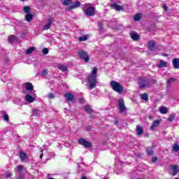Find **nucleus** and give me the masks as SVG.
<instances>
[{
    "mask_svg": "<svg viewBox=\"0 0 179 179\" xmlns=\"http://www.w3.org/2000/svg\"><path fill=\"white\" fill-rule=\"evenodd\" d=\"M97 67H94L91 74L87 77L88 83L90 85V89H94L96 85H97Z\"/></svg>",
    "mask_w": 179,
    "mask_h": 179,
    "instance_id": "f257e3e1",
    "label": "nucleus"
},
{
    "mask_svg": "<svg viewBox=\"0 0 179 179\" xmlns=\"http://www.w3.org/2000/svg\"><path fill=\"white\" fill-rule=\"evenodd\" d=\"M83 11L85 16H94V15H96V7L93 3H85L83 7Z\"/></svg>",
    "mask_w": 179,
    "mask_h": 179,
    "instance_id": "f03ea898",
    "label": "nucleus"
},
{
    "mask_svg": "<svg viewBox=\"0 0 179 179\" xmlns=\"http://www.w3.org/2000/svg\"><path fill=\"white\" fill-rule=\"evenodd\" d=\"M110 86L113 90H114V92H116V93L121 94V93L124 92V87H122V85H121V84L117 81H110Z\"/></svg>",
    "mask_w": 179,
    "mask_h": 179,
    "instance_id": "7ed1b4c3",
    "label": "nucleus"
},
{
    "mask_svg": "<svg viewBox=\"0 0 179 179\" xmlns=\"http://www.w3.org/2000/svg\"><path fill=\"white\" fill-rule=\"evenodd\" d=\"M138 85L141 89H146L150 87V80L148 78H140L138 79Z\"/></svg>",
    "mask_w": 179,
    "mask_h": 179,
    "instance_id": "20e7f679",
    "label": "nucleus"
},
{
    "mask_svg": "<svg viewBox=\"0 0 179 179\" xmlns=\"http://www.w3.org/2000/svg\"><path fill=\"white\" fill-rule=\"evenodd\" d=\"M78 143L79 145H82V146H84L86 149H89L92 148V143L86 141L85 138H80L78 139Z\"/></svg>",
    "mask_w": 179,
    "mask_h": 179,
    "instance_id": "39448f33",
    "label": "nucleus"
},
{
    "mask_svg": "<svg viewBox=\"0 0 179 179\" xmlns=\"http://www.w3.org/2000/svg\"><path fill=\"white\" fill-rule=\"evenodd\" d=\"M78 54L80 59H83L85 62H89V55L86 52H85L84 50H80L78 51Z\"/></svg>",
    "mask_w": 179,
    "mask_h": 179,
    "instance_id": "423d86ee",
    "label": "nucleus"
},
{
    "mask_svg": "<svg viewBox=\"0 0 179 179\" xmlns=\"http://www.w3.org/2000/svg\"><path fill=\"white\" fill-rule=\"evenodd\" d=\"M80 1H72L71 6L66 7V10H73V9H76V8H80Z\"/></svg>",
    "mask_w": 179,
    "mask_h": 179,
    "instance_id": "0eeeda50",
    "label": "nucleus"
},
{
    "mask_svg": "<svg viewBox=\"0 0 179 179\" xmlns=\"http://www.w3.org/2000/svg\"><path fill=\"white\" fill-rule=\"evenodd\" d=\"M118 106L120 113H124V111H127V108L125 107V103L124 102V99H120L118 100Z\"/></svg>",
    "mask_w": 179,
    "mask_h": 179,
    "instance_id": "6e6552de",
    "label": "nucleus"
},
{
    "mask_svg": "<svg viewBox=\"0 0 179 179\" xmlns=\"http://www.w3.org/2000/svg\"><path fill=\"white\" fill-rule=\"evenodd\" d=\"M52 22H54V17H50L48 20V23L44 25L42 30H48L51 27V25L52 24Z\"/></svg>",
    "mask_w": 179,
    "mask_h": 179,
    "instance_id": "1a4fd4ad",
    "label": "nucleus"
},
{
    "mask_svg": "<svg viewBox=\"0 0 179 179\" xmlns=\"http://www.w3.org/2000/svg\"><path fill=\"white\" fill-rule=\"evenodd\" d=\"M170 169L172 171L171 174L173 176H177V174H178V173H179L178 165H171Z\"/></svg>",
    "mask_w": 179,
    "mask_h": 179,
    "instance_id": "9d476101",
    "label": "nucleus"
},
{
    "mask_svg": "<svg viewBox=\"0 0 179 179\" xmlns=\"http://www.w3.org/2000/svg\"><path fill=\"white\" fill-rule=\"evenodd\" d=\"M64 96L67 100L66 103H68V101H73V100H75V96L71 92H66Z\"/></svg>",
    "mask_w": 179,
    "mask_h": 179,
    "instance_id": "9b49d317",
    "label": "nucleus"
},
{
    "mask_svg": "<svg viewBox=\"0 0 179 179\" xmlns=\"http://www.w3.org/2000/svg\"><path fill=\"white\" fill-rule=\"evenodd\" d=\"M130 37L134 41H138L139 40V35L135 31L130 32Z\"/></svg>",
    "mask_w": 179,
    "mask_h": 179,
    "instance_id": "f8f14e48",
    "label": "nucleus"
},
{
    "mask_svg": "<svg viewBox=\"0 0 179 179\" xmlns=\"http://www.w3.org/2000/svg\"><path fill=\"white\" fill-rule=\"evenodd\" d=\"M155 45H156L155 41H150L148 43V46L150 51H155Z\"/></svg>",
    "mask_w": 179,
    "mask_h": 179,
    "instance_id": "ddd939ff",
    "label": "nucleus"
},
{
    "mask_svg": "<svg viewBox=\"0 0 179 179\" xmlns=\"http://www.w3.org/2000/svg\"><path fill=\"white\" fill-rule=\"evenodd\" d=\"M24 85L25 86V89L27 92H32L34 86L31 83H24Z\"/></svg>",
    "mask_w": 179,
    "mask_h": 179,
    "instance_id": "4468645a",
    "label": "nucleus"
},
{
    "mask_svg": "<svg viewBox=\"0 0 179 179\" xmlns=\"http://www.w3.org/2000/svg\"><path fill=\"white\" fill-rule=\"evenodd\" d=\"M136 131L138 136H141V135L143 134V127H142L141 125L136 126Z\"/></svg>",
    "mask_w": 179,
    "mask_h": 179,
    "instance_id": "2eb2a0df",
    "label": "nucleus"
},
{
    "mask_svg": "<svg viewBox=\"0 0 179 179\" xmlns=\"http://www.w3.org/2000/svg\"><path fill=\"white\" fill-rule=\"evenodd\" d=\"M20 155V158L21 159L22 162H26V160H27V159H29L27 157V155L23 151H21L19 152Z\"/></svg>",
    "mask_w": 179,
    "mask_h": 179,
    "instance_id": "dca6fc26",
    "label": "nucleus"
},
{
    "mask_svg": "<svg viewBox=\"0 0 179 179\" xmlns=\"http://www.w3.org/2000/svg\"><path fill=\"white\" fill-rule=\"evenodd\" d=\"M172 64L173 65V68L175 69H179V58H175L172 61Z\"/></svg>",
    "mask_w": 179,
    "mask_h": 179,
    "instance_id": "f3484780",
    "label": "nucleus"
},
{
    "mask_svg": "<svg viewBox=\"0 0 179 179\" xmlns=\"http://www.w3.org/2000/svg\"><path fill=\"white\" fill-rule=\"evenodd\" d=\"M35 50H36V48L31 46L29 48L24 50V54H26L27 55H30V54H33V52H34Z\"/></svg>",
    "mask_w": 179,
    "mask_h": 179,
    "instance_id": "a211bd4d",
    "label": "nucleus"
},
{
    "mask_svg": "<svg viewBox=\"0 0 179 179\" xmlns=\"http://www.w3.org/2000/svg\"><path fill=\"white\" fill-rule=\"evenodd\" d=\"M25 100L26 101H28V103H33L36 99H34V96H32L31 95L27 94L25 96Z\"/></svg>",
    "mask_w": 179,
    "mask_h": 179,
    "instance_id": "6ab92c4d",
    "label": "nucleus"
},
{
    "mask_svg": "<svg viewBox=\"0 0 179 179\" xmlns=\"http://www.w3.org/2000/svg\"><path fill=\"white\" fill-rule=\"evenodd\" d=\"M110 7L112 8V9H115V10H122L124 9L122 6L116 3L111 4Z\"/></svg>",
    "mask_w": 179,
    "mask_h": 179,
    "instance_id": "aec40b11",
    "label": "nucleus"
},
{
    "mask_svg": "<svg viewBox=\"0 0 179 179\" xmlns=\"http://www.w3.org/2000/svg\"><path fill=\"white\" fill-rule=\"evenodd\" d=\"M160 124V120H156L153 122L152 124L150 127L151 131H155V128H156Z\"/></svg>",
    "mask_w": 179,
    "mask_h": 179,
    "instance_id": "412c9836",
    "label": "nucleus"
},
{
    "mask_svg": "<svg viewBox=\"0 0 179 179\" xmlns=\"http://www.w3.org/2000/svg\"><path fill=\"white\" fill-rule=\"evenodd\" d=\"M57 68L62 71V72H66L68 71V67L64 64H59Z\"/></svg>",
    "mask_w": 179,
    "mask_h": 179,
    "instance_id": "4be33fe9",
    "label": "nucleus"
},
{
    "mask_svg": "<svg viewBox=\"0 0 179 179\" xmlns=\"http://www.w3.org/2000/svg\"><path fill=\"white\" fill-rule=\"evenodd\" d=\"M159 108L161 114H167V113H169V109H167L166 106L159 107Z\"/></svg>",
    "mask_w": 179,
    "mask_h": 179,
    "instance_id": "5701e85b",
    "label": "nucleus"
},
{
    "mask_svg": "<svg viewBox=\"0 0 179 179\" xmlns=\"http://www.w3.org/2000/svg\"><path fill=\"white\" fill-rule=\"evenodd\" d=\"M167 67V62H164V60H161L158 64V68H166Z\"/></svg>",
    "mask_w": 179,
    "mask_h": 179,
    "instance_id": "b1692460",
    "label": "nucleus"
},
{
    "mask_svg": "<svg viewBox=\"0 0 179 179\" xmlns=\"http://www.w3.org/2000/svg\"><path fill=\"white\" fill-rule=\"evenodd\" d=\"M146 152H147V155H148V156H153V148L147 147Z\"/></svg>",
    "mask_w": 179,
    "mask_h": 179,
    "instance_id": "393cba45",
    "label": "nucleus"
},
{
    "mask_svg": "<svg viewBox=\"0 0 179 179\" xmlns=\"http://www.w3.org/2000/svg\"><path fill=\"white\" fill-rule=\"evenodd\" d=\"M84 110L87 112V114H92L93 113V110H92V108L89 105L85 106Z\"/></svg>",
    "mask_w": 179,
    "mask_h": 179,
    "instance_id": "a878e982",
    "label": "nucleus"
},
{
    "mask_svg": "<svg viewBox=\"0 0 179 179\" xmlns=\"http://www.w3.org/2000/svg\"><path fill=\"white\" fill-rule=\"evenodd\" d=\"M33 115H36L37 117H40V115L41 114V111L38 109H32Z\"/></svg>",
    "mask_w": 179,
    "mask_h": 179,
    "instance_id": "bb28decb",
    "label": "nucleus"
},
{
    "mask_svg": "<svg viewBox=\"0 0 179 179\" xmlns=\"http://www.w3.org/2000/svg\"><path fill=\"white\" fill-rule=\"evenodd\" d=\"M15 41H16V36H15L14 35H10V36H8L9 43H10L11 44H13Z\"/></svg>",
    "mask_w": 179,
    "mask_h": 179,
    "instance_id": "cd10ccee",
    "label": "nucleus"
},
{
    "mask_svg": "<svg viewBox=\"0 0 179 179\" xmlns=\"http://www.w3.org/2000/svg\"><path fill=\"white\" fill-rule=\"evenodd\" d=\"M142 17V15L141 13H137L134 15V20L135 22H138V20H141Z\"/></svg>",
    "mask_w": 179,
    "mask_h": 179,
    "instance_id": "c85d7f7f",
    "label": "nucleus"
},
{
    "mask_svg": "<svg viewBox=\"0 0 179 179\" xmlns=\"http://www.w3.org/2000/svg\"><path fill=\"white\" fill-rule=\"evenodd\" d=\"M62 3L64 6H69V5H71L72 0H64Z\"/></svg>",
    "mask_w": 179,
    "mask_h": 179,
    "instance_id": "c756f323",
    "label": "nucleus"
},
{
    "mask_svg": "<svg viewBox=\"0 0 179 179\" xmlns=\"http://www.w3.org/2000/svg\"><path fill=\"white\" fill-rule=\"evenodd\" d=\"M24 169V167H23V166L17 165V174H20V173H22V171H23Z\"/></svg>",
    "mask_w": 179,
    "mask_h": 179,
    "instance_id": "7c9ffc66",
    "label": "nucleus"
},
{
    "mask_svg": "<svg viewBox=\"0 0 179 179\" xmlns=\"http://www.w3.org/2000/svg\"><path fill=\"white\" fill-rule=\"evenodd\" d=\"M25 19L27 22H30V20L33 19V15L30 13H27V15H25Z\"/></svg>",
    "mask_w": 179,
    "mask_h": 179,
    "instance_id": "2f4dec72",
    "label": "nucleus"
},
{
    "mask_svg": "<svg viewBox=\"0 0 179 179\" xmlns=\"http://www.w3.org/2000/svg\"><path fill=\"white\" fill-rule=\"evenodd\" d=\"M140 96H141V99H142V100H145V101H148V94L143 93V94H141Z\"/></svg>",
    "mask_w": 179,
    "mask_h": 179,
    "instance_id": "473e14b6",
    "label": "nucleus"
},
{
    "mask_svg": "<svg viewBox=\"0 0 179 179\" xmlns=\"http://www.w3.org/2000/svg\"><path fill=\"white\" fill-rule=\"evenodd\" d=\"M175 118H176V115L171 114L169 115V117L168 118V121H169V122H173V121H174Z\"/></svg>",
    "mask_w": 179,
    "mask_h": 179,
    "instance_id": "72a5a7b5",
    "label": "nucleus"
},
{
    "mask_svg": "<svg viewBox=\"0 0 179 179\" xmlns=\"http://www.w3.org/2000/svg\"><path fill=\"white\" fill-rule=\"evenodd\" d=\"M173 150H174V152H178L179 150V145L177 143H174L173 145Z\"/></svg>",
    "mask_w": 179,
    "mask_h": 179,
    "instance_id": "f704fd0d",
    "label": "nucleus"
},
{
    "mask_svg": "<svg viewBox=\"0 0 179 179\" xmlns=\"http://www.w3.org/2000/svg\"><path fill=\"white\" fill-rule=\"evenodd\" d=\"M174 82H176V78H169L168 80H167V85H171V83H174Z\"/></svg>",
    "mask_w": 179,
    "mask_h": 179,
    "instance_id": "c9c22d12",
    "label": "nucleus"
},
{
    "mask_svg": "<svg viewBox=\"0 0 179 179\" xmlns=\"http://www.w3.org/2000/svg\"><path fill=\"white\" fill-rule=\"evenodd\" d=\"M3 119L4 121H6V122H9V115H8V114L5 113L3 116Z\"/></svg>",
    "mask_w": 179,
    "mask_h": 179,
    "instance_id": "e433bc0d",
    "label": "nucleus"
},
{
    "mask_svg": "<svg viewBox=\"0 0 179 179\" xmlns=\"http://www.w3.org/2000/svg\"><path fill=\"white\" fill-rule=\"evenodd\" d=\"M79 41H86L87 40V36H83L78 38Z\"/></svg>",
    "mask_w": 179,
    "mask_h": 179,
    "instance_id": "4c0bfd02",
    "label": "nucleus"
},
{
    "mask_svg": "<svg viewBox=\"0 0 179 179\" xmlns=\"http://www.w3.org/2000/svg\"><path fill=\"white\" fill-rule=\"evenodd\" d=\"M23 10L25 13H29V12H30V7L25 6L24 7Z\"/></svg>",
    "mask_w": 179,
    "mask_h": 179,
    "instance_id": "58836bf2",
    "label": "nucleus"
},
{
    "mask_svg": "<svg viewBox=\"0 0 179 179\" xmlns=\"http://www.w3.org/2000/svg\"><path fill=\"white\" fill-rule=\"evenodd\" d=\"M47 96L48 99H54V97H55V95L53 93H49Z\"/></svg>",
    "mask_w": 179,
    "mask_h": 179,
    "instance_id": "ea45409f",
    "label": "nucleus"
},
{
    "mask_svg": "<svg viewBox=\"0 0 179 179\" xmlns=\"http://www.w3.org/2000/svg\"><path fill=\"white\" fill-rule=\"evenodd\" d=\"M18 176H17V178L18 179H24V174L20 173H18Z\"/></svg>",
    "mask_w": 179,
    "mask_h": 179,
    "instance_id": "a19ab883",
    "label": "nucleus"
},
{
    "mask_svg": "<svg viewBox=\"0 0 179 179\" xmlns=\"http://www.w3.org/2000/svg\"><path fill=\"white\" fill-rule=\"evenodd\" d=\"M42 52L45 55H47V54H48V49L45 48L42 50Z\"/></svg>",
    "mask_w": 179,
    "mask_h": 179,
    "instance_id": "79ce46f5",
    "label": "nucleus"
},
{
    "mask_svg": "<svg viewBox=\"0 0 179 179\" xmlns=\"http://www.w3.org/2000/svg\"><path fill=\"white\" fill-rule=\"evenodd\" d=\"M157 157H154L152 158L151 162H152V163H156L157 162Z\"/></svg>",
    "mask_w": 179,
    "mask_h": 179,
    "instance_id": "37998d69",
    "label": "nucleus"
},
{
    "mask_svg": "<svg viewBox=\"0 0 179 179\" xmlns=\"http://www.w3.org/2000/svg\"><path fill=\"white\" fill-rule=\"evenodd\" d=\"M47 75V70H43L41 73V76H45Z\"/></svg>",
    "mask_w": 179,
    "mask_h": 179,
    "instance_id": "c03bdc74",
    "label": "nucleus"
},
{
    "mask_svg": "<svg viewBox=\"0 0 179 179\" xmlns=\"http://www.w3.org/2000/svg\"><path fill=\"white\" fill-rule=\"evenodd\" d=\"M163 8H164L165 12H167V10H169V7L167 6V5H166V4L164 5Z\"/></svg>",
    "mask_w": 179,
    "mask_h": 179,
    "instance_id": "a18cd8bd",
    "label": "nucleus"
},
{
    "mask_svg": "<svg viewBox=\"0 0 179 179\" xmlns=\"http://www.w3.org/2000/svg\"><path fill=\"white\" fill-rule=\"evenodd\" d=\"M12 176V174H10V173H7L6 175V178H10V177Z\"/></svg>",
    "mask_w": 179,
    "mask_h": 179,
    "instance_id": "49530a36",
    "label": "nucleus"
},
{
    "mask_svg": "<svg viewBox=\"0 0 179 179\" xmlns=\"http://www.w3.org/2000/svg\"><path fill=\"white\" fill-rule=\"evenodd\" d=\"M35 92L36 91H33V92L31 93V96H32V97H34V99H36V92Z\"/></svg>",
    "mask_w": 179,
    "mask_h": 179,
    "instance_id": "de8ad7c7",
    "label": "nucleus"
},
{
    "mask_svg": "<svg viewBox=\"0 0 179 179\" xmlns=\"http://www.w3.org/2000/svg\"><path fill=\"white\" fill-rule=\"evenodd\" d=\"M79 101L81 104H83V103H85V99L83 98H81L80 99Z\"/></svg>",
    "mask_w": 179,
    "mask_h": 179,
    "instance_id": "09e8293b",
    "label": "nucleus"
},
{
    "mask_svg": "<svg viewBox=\"0 0 179 179\" xmlns=\"http://www.w3.org/2000/svg\"><path fill=\"white\" fill-rule=\"evenodd\" d=\"M41 152L40 159H43V148H41Z\"/></svg>",
    "mask_w": 179,
    "mask_h": 179,
    "instance_id": "8fccbe9b",
    "label": "nucleus"
},
{
    "mask_svg": "<svg viewBox=\"0 0 179 179\" xmlns=\"http://www.w3.org/2000/svg\"><path fill=\"white\" fill-rule=\"evenodd\" d=\"M164 57H169L167 54L164 55Z\"/></svg>",
    "mask_w": 179,
    "mask_h": 179,
    "instance_id": "3c124183",
    "label": "nucleus"
},
{
    "mask_svg": "<svg viewBox=\"0 0 179 179\" xmlns=\"http://www.w3.org/2000/svg\"><path fill=\"white\" fill-rule=\"evenodd\" d=\"M117 124H118V122L117 121L115 122V125H117Z\"/></svg>",
    "mask_w": 179,
    "mask_h": 179,
    "instance_id": "603ef678",
    "label": "nucleus"
},
{
    "mask_svg": "<svg viewBox=\"0 0 179 179\" xmlns=\"http://www.w3.org/2000/svg\"><path fill=\"white\" fill-rule=\"evenodd\" d=\"M22 93H23L24 94H26L25 91H22Z\"/></svg>",
    "mask_w": 179,
    "mask_h": 179,
    "instance_id": "864d4df0",
    "label": "nucleus"
},
{
    "mask_svg": "<svg viewBox=\"0 0 179 179\" xmlns=\"http://www.w3.org/2000/svg\"><path fill=\"white\" fill-rule=\"evenodd\" d=\"M149 118H150V120H151V118H152V116H149Z\"/></svg>",
    "mask_w": 179,
    "mask_h": 179,
    "instance_id": "5fc2aeb1",
    "label": "nucleus"
},
{
    "mask_svg": "<svg viewBox=\"0 0 179 179\" xmlns=\"http://www.w3.org/2000/svg\"><path fill=\"white\" fill-rule=\"evenodd\" d=\"M175 179H179L178 178H176Z\"/></svg>",
    "mask_w": 179,
    "mask_h": 179,
    "instance_id": "6e6d98bb",
    "label": "nucleus"
},
{
    "mask_svg": "<svg viewBox=\"0 0 179 179\" xmlns=\"http://www.w3.org/2000/svg\"><path fill=\"white\" fill-rule=\"evenodd\" d=\"M64 110H66V108H64Z\"/></svg>",
    "mask_w": 179,
    "mask_h": 179,
    "instance_id": "4d7b16f0",
    "label": "nucleus"
}]
</instances>
